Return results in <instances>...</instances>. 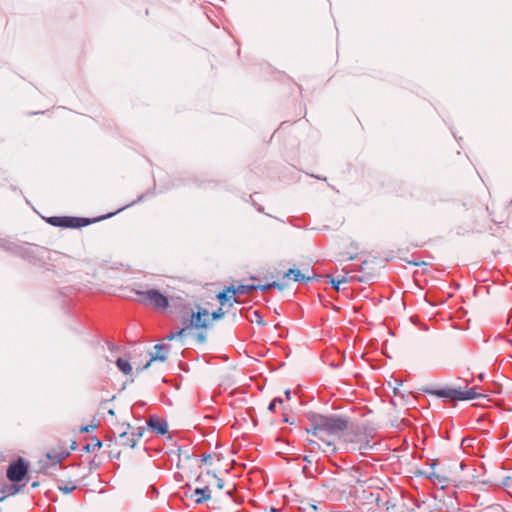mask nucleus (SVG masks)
Segmentation results:
<instances>
[{"label":"nucleus","instance_id":"obj_1","mask_svg":"<svg viewBox=\"0 0 512 512\" xmlns=\"http://www.w3.org/2000/svg\"><path fill=\"white\" fill-rule=\"evenodd\" d=\"M348 427V420L338 415H314L309 426L305 428L308 434H312L321 440L327 449L325 452L335 451L334 438L340 436Z\"/></svg>","mask_w":512,"mask_h":512},{"label":"nucleus","instance_id":"obj_2","mask_svg":"<svg viewBox=\"0 0 512 512\" xmlns=\"http://www.w3.org/2000/svg\"><path fill=\"white\" fill-rule=\"evenodd\" d=\"M477 387H472L466 391H463L461 387L458 388H442V389H428L426 393L437 396L439 398H448L452 401H466L477 399L481 396L477 391Z\"/></svg>","mask_w":512,"mask_h":512},{"label":"nucleus","instance_id":"obj_3","mask_svg":"<svg viewBox=\"0 0 512 512\" xmlns=\"http://www.w3.org/2000/svg\"><path fill=\"white\" fill-rule=\"evenodd\" d=\"M0 249H3L13 255L19 256L25 260L33 262L36 259V253L39 248L35 245L20 244L8 239L0 238Z\"/></svg>","mask_w":512,"mask_h":512},{"label":"nucleus","instance_id":"obj_4","mask_svg":"<svg viewBox=\"0 0 512 512\" xmlns=\"http://www.w3.org/2000/svg\"><path fill=\"white\" fill-rule=\"evenodd\" d=\"M136 294L143 304H151L157 309H166L169 306L168 298L156 289L137 291Z\"/></svg>","mask_w":512,"mask_h":512},{"label":"nucleus","instance_id":"obj_5","mask_svg":"<svg viewBox=\"0 0 512 512\" xmlns=\"http://www.w3.org/2000/svg\"><path fill=\"white\" fill-rule=\"evenodd\" d=\"M93 221L89 218L71 216H53L47 219V222L52 226L63 228H81L91 224Z\"/></svg>","mask_w":512,"mask_h":512},{"label":"nucleus","instance_id":"obj_6","mask_svg":"<svg viewBox=\"0 0 512 512\" xmlns=\"http://www.w3.org/2000/svg\"><path fill=\"white\" fill-rule=\"evenodd\" d=\"M28 472V465L24 459L19 458L12 462L7 468V478L12 482H20Z\"/></svg>","mask_w":512,"mask_h":512},{"label":"nucleus","instance_id":"obj_7","mask_svg":"<svg viewBox=\"0 0 512 512\" xmlns=\"http://www.w3.org/2000/svg\"><path fill=\"white\" fill-rule=\"evenodd\" d=\"M142 436L143 430L141 428L132 429L131 432L123 431L119 434V438L122 440L121 444L130 448H134Z\"/></svg>","mask_w":512,"mask_h":512},{"label":"nucleus","instance_id":"obj_8","mask_svg":"<svg viewBox=\"0 0 512 512\" xmlns=\"http://www.w3.org/2000/svg\"><path fill=\"white\" fill-rule=\"evenodd\" d=\"M168 349L169 346L167 345L156 344L154 346L155 352L151 354L150 360L146 363V365L143 368H141V370L147 369L150 366L151 362L153 361H165L167 359L166 352L168 351Z\"/></svg>","mask_w":512,"mask_h":512},{"label":"nucleus","instance_id":"obj_9","mask_svg":"<svg viewBox=\"0 0 512 512\" xmlns=\"http://www.w3.org/2000/svg\"><path fill=\"white\" fill-rule=\"evenodd\" d=\"M207 316H208V312L205 309L202 311L199 310L198 312L193 313L191 315L189 327L206 328L207 327V318H206Z\"/></svg>","mask_w":512,"mask_h":512},{"label":"nucleus","instance_id":"obj_10","mask_svg":"<svg viewBox=\"0 0 512 512\" xmlns=\"http://www.w3.org/2000/svg\"><path fill=\"white\" fill-rule=\"evenodd\" d=\"M147 424L151 430L156 431L160 435H165L168 432L167 422L156 416H151Z\"/></svg>","mask_w":512,"mask_h":512},{"label":"nucleus","instance_id":"obj_11","mask_svg":"<svg viewBox=\"0 0 512 512\" xmlns=\"http://www.w3.org/2000/svg\"><path fill=\"white\" fill-rule=\"evenodd\" d=\"M285 277L292 278L295 282H308L313 278L312 276L302 274L298 269L292 268L285 273Z\"/></svg>","mask_w":512,"mask_h":512},{"label":"nucleus","instance_id":"obj_12","mask_svg":"<svg viewBox=\"0 0 512 512\" xmlns=\"http://www.w3.org/2000/svg\"><path fill=\"white\" fill-rule=\"evenodd\" d=\"M253 290H257V287L256 285H238V286H229L228 287V291H231V293L233 295L235 294H241V295H245V294H250Z\"/></svg>","mask_w":512,"mask_h":512},{"label":"nucleus","instance_id":"obj_13","mask_svg":"<svg viewBox=\"0 0 512 512\" xmlns=\"http://www.w3.org/2000/svg\"><path fill=\"white\" fill-rule=\"evenodd\" d=\"M194 494L197 496V498H195L196 504H201L211 498L210 489L208 486L203 488H196L194 490Z\"/></svg>","mask_w":512,"mask_h":512},{"label":"nucleus","instance_id":"obj_14","mask_svg":"<svg viewBox=\"0 0 512 512\" xmlns=\"http://www.w3.org/2000/svg\"><path fill=\"white\" fill-rule=\"evenodd\" d=\"M116 365L120 371H122L125 375H128L132 372V366L130 362L124 358H118L116 361Z\"/></svg>","mask_w":512,"mask_h":512},{"label":"nucleus","instance_id":"obj_15","mask_svg":"<svg viewBox=\"0 0 512 512\" xmlns=\"http://www.w3.org/2000/svg\"><path fill=\"white\" fill-rule=\"evenodd\" d=\"M101 447H102V442L99 439H97L96 437H94L92 439L91 443H87L83 447V450L87 453H90V452H94L96 449H100Z\"/></svg>","mask_w":512,"mask_h":512},{"label":"nucleus","instance_id":"obj_16","mask_svg":"<svg viewBox=\"0 0 512 512\" xmlns=\"http://www.w3.org/2000/svg\"><path fill=\"white\" fill-rule=\"evenodd\" d=\"M349 476L351 478V481H354L355 483L364 482V480L361 479L362 473L359 467H352Z\"/></svg>","mask_w":512,"mask_h":512},{"label":"nucleus","instance_id":"obj_17","mask_svg":"<svg viewBox=\"0 0 512 512\" xmlns=\"http://www.w3.org/2000/svg\"><path fill=\"white\" fill-rule=\"evenodd\" d=\"M327 278H329V282L331 283L332 287L337 291L340 290V284L347 282V278L345 276H343L341 278L340 277L334 278L330 275H327Z\"/></svg>","mask_w":512,"mask_h":512},{"label":"nucleus","instance_id":"obj_18","mask_svg":"<svg viewBox=\"0 0 512 512\" xmlns=\"http://www.w3.org/2000/svg\"><path fill=\"white\" fill-rule=\"evenodd\" d=\"M250 321L252 323L256 322L258 325H262V326L266 324V322L264 321V319L259 311L252 312V317L250 318Z\"/></svg>","mask_w":512,"mask_h":512},{"label":"nucleus","instance_id":"obj_19","mask_svg":"<svg viewBox=\"0 0 512 512\" xmlns=\"http://www.w3.org/2000/svg\"><path fill=\"white\" fill-rule=\"evenodd\" d=\"M373 445L370 444L369 440H365L360 442L358 449L361 451V454H365L368 450H371Z\"/></svg>","mask_w":512,"mask_h":512},{"label":"nucleus","instance_id":"obj_20","mask_svg":"<svg viewBox=\"0 0 512 512\" xmlns=\"http://www.w3.org/2000/svg\"><path fill=\"white\" fill-rule=\"evenodd\" d=\"M185 331H186V328H182V329H180L177 332H171L169 335L166 336L165 339L171 341V340H174L176 338H181L184 335Z\"/></svg>","mask_w":512,"mask_h":512},{"label":"nucleus","instance_id":"obj_21","mask_svg":"<svg viewBox=\"0 0 512 512\" xmlns=\"http://www.w3.org/2000/svg\"><path fill=\"white\" fill-rule=\"evenodd\" d=\"M228 293H231V291H228V288H227L226 290L220 292L217 295V298H218L219 302L221 303V305H224L225 302H227L229 300Z\"/></svg>","mask_w":512,"mask_h":512},{"label":"nucleus","instance_id":"obj_22","mask_svg":"<svg viewBox=\"0 0 512 512\" xmlns=\"http://www.w3.org/2000/svg\"><path fill=\"white\" fill-rule=\"evenodd\" d=\"M206 475L209 476V477H212L216 481V486H217L218 489H223L224 488V481H223V479L217 477L216 474H211L210 472H207Z\"/></svg>","mask_w":512,"mask_h":512},{"label":"nucleus","instance_id":"obj_23","mask_svg":"<svg viewBox=\"0 0 512 512\" xmlns=\"http://www.w3.org/2000/svg\"><path fill=\"white\" fill-rule=\"evenodd\" d=\"M58 489L64 494H69L76 489V485H59Z\"/></svg>","mask_w":512,"mask_h":512},{"label":"nucleus","instance_id":"obj_24","mask_svg":"<svg viewBox=\"0 0 512 512\" xmlns=\"http://www.w3.org/2000/svg\"><path fill=\"white\" fill-rule=\"evenodd\" d=\"M283 402V399L280 398V397H276L274 398L270 403H269V406H268V409L269 411H272L274 412L275 409H276V405L277 404H281Z\"/></svg>","mask_w":512,"mask_h":512},{"label":"nucleus","instance_id":"obj_25","mask_svg":"<svg viewBox=\"0 0 512 512\" xmlns=\"http://www.w3.org/2000/svg\"><path fill=\"white\" fill-rule=\"evenodd\" d=\"M224 314L225 313L222 310V308H219L217 311H214L211 316L213 320H218L221 319L224 316Z\"/></svg>","mask_w":512,"mask_h":512},{"label":"nucleus","instance_id":"obj_26","mask_svg":"<svg viewBox=\"0 0 512 512\" xmlns=\"http://www.w3.org/2000/svg\"><path fill=\"white\" fill-rule=\"evenodd\" d=\"M47 457L53 461V463H57V462H60L61 459L63 458V456H61L60 454H51V453H48L47 454Z\"/></svg>","mask_w":512,"mask_h":512},{"label":"nucleus","instance_id":"obj_27","mask_svg":"<svg viewBox=\"0 0 512 512\" xmlns=\"http://www.w3.org/2000/svg\"><path fill=\"white\" fill-rule=\"evenodd\" d=\"M503 486L506 487V488H512V474L509 475V476H506L504 479H503V482H502Z\"/></svg>","mask_w":512,"mask_h":512},{"label":"nucleus","instance_id":"obj_28","mask_svg":"<svg viewBox=\"0 0 512 512\" xmlns=\"http://www.w3.org/2000/svg\"><path fill=\"white\" fill-rule=\"evenodd\" d=\"M20 490V486L16 485V484H11L9 486V490L7 491V495H14L15 493H17L18 491Z\"/></svg>","mask_w":512,"mask_h":512},{"label":"nucleus","instance_id":"obj_29","mask_svg":"<svg viewBox=\"0 0 512 512\" xmlns=\"http://www.w3.org/2000/svg\"><path fill=\"white\" fill-rule=\"evenodd\" d=\"M430 478H435L438 480L439 483H444L447 481V478L446 477H440L439 475H436V474H433L430 476Z\"/></svg>","mask_w":512,"mask_h":512},{"label":"nucleus","instance_id":"obj_30","mask_svg":"<svg viewBox=\"0 0 512 512\" xmlns=\"http://www.w3.org/2000/svg\"><path fill=\"white\" fill-rule=\"evenodd\" d=\"M257 289H260L262 291H266L271 288V283L265 284V285H256Z\"/></svg>","mask_w":512,"mask_h":512},{"label":"nucleus","instance_id":"obj_31","mask_svg":"<svg viewBox=\"0 0 512 512\" xmlns=\"http://www.w3.org/2000/svg\"><path fill=\"white\" fill-rule=\"evenodd\" d=\"M93 428H95V426H92V425L83 426L80 428V432H89L90 429H93Z\"/></svg>","mask_w":512,"mask_h":512},{"label":"nucleus","instance_id":"obj_32","mask_svg":"<svg viewBox=\"0 0 512 512\" xmlns=\"http://www.w3.org/2000/svg\"><path fill=\"white\" fill-rule=\"evenodd\" d=\"M271 288H277V289L281 290V289H283V286L280 283L273 281V282H271Z\"/></svg>","mask_w":512,"mask_h":512},{"label":"nucleus","instance_id":"obj_33","mask_svg":"<svg viewBox=\"0 0 512 512\" xmlns=\"http://www.w3.org/2000/svg\"><path fill=\"white\" fill-rule=\"evenodd\" d=\"M308 443H309V445L311 446L312 449H314L315 447L320 448L319 443H317L314 440H308Z\"/></svg>","mask_w":512,"mask_h":512},{"label":"nucleus","instance_id":"obj_34","mask_svg":"<svg viewBox=\"0 0 512 512\" xmlns=\"http://www.w3.org/2000/svg\"><path fill=\"white\" fill-rule=\"evenodd\" d=\"M212 459L211 455L210 454H203L202 455V461L204 462H208Z\"/></svg>","mask_w":512,"mask_h":512},{"label":"nucleus","instance_id":"obj_35","mask_svg":"<svg viewBox=\"0 0 512 512\" xmlns=\"http://www.w3.org/2000/svg\"><path fill=\"white\" fill-rule=\"evenodd\" d=\"M198 340H199L200 342L205 341V336H204L203 334H199V335H198Z\"/></svg>","mask_w":512,"mask_h":512},{"label":"nucleus","instance_id":"obj_36","mask_svg":"<svg viewBox=\"0 0 512 512\" xmlns=\"http://www.w3.org/2000/svg\"><path fill=\"white\" fill-rule=\"evenodd\" d=\"M290 395H291V391L290 390H286L285 391V396H286L287 399L290 398Z\"/></svg>","mask_w":512,"mask_h":512},{"label":"nucleus","instance_id":"obj_37","mask_svg":"<svg viewBox=\"0 0 512 512\" xmlns=\"http://www.w3.org/2000/svg\"><path fill=\"white\" fill-rule=\"evenodd\" d=\"M134 203H135V202H132L131 204H128V205H126V206H125V207H123V208H119L117 212L122 211L123 209H125L126 207H129V206L133 205Z\"/></svg>","mask_w":512,"mask_h":512},{"label":"nucleus","instance_id":"obj_38","mask_svg":"<svg viewBox=\"0 0 512 512\" xmlns=\"http://www.w3.org/2000/svg\"><path fill=\"white\" fill-rule=\"evenodd\" d=\"M116 213H117V212H115V213H109L107 216L101 217L100 219H105V218L111 217V216L115 215Z\"/></svg>","mask_w":512,"mask_h":512},{"label":"nucleus","instance_id":"obj_39","mask_svg":"<svg viewBox=\"0 0 512 512\" xmlns=\"http://www.w3.org/2000/svg\"><path fill=\"white\" fill-rule=\"evenodd\" d=\"M108 414L111 416L115 415V411L113 409L108 410Z\"/></svg>","mask_w":512,"mask_h":512},{"label":"nucleus","instance_id":"obj_40","mask_svg":"<svg viewBox=\"0 0 512 512\" xmlns=\"http://www.w3.org/2000/svg\"><path fill=\"white\" fill-rule=\"evenodd\" d=\"M283 421L287 422V423H290V421H289V419H288V417L286 415L283 417Z\"/></svg>","mask_w":512,"mask_h":512},{"label":"nucleus","instance_id":"obj_41","mask_svg":"<svg viewBox=\"0 0 512 512\" xmlns=\"http://www.w3.org/2000/svg\"><path fill=\"white\" fill-rule=\"evenodd\" d=\"M6 495H1L0 496V502L3 501L5 499Z\"/></svg>","mask_w":512,"mask_h":512},{"label":"nucleus","instance_id":"obj_42","mask_svg":"<svg viewBox=\"0 0 512 512\" xmlns=\"http://www.w3.org/2000/svg\"><path fill=\"white\" fill-rule=\"evenodd\" d=\"M347 259L348 260H353V259H355V256H349Z\"/></svg>","mask_w":512,"mask_h":512},{"label":"nucleus","instance_id":"obj_43","mask_svg":"<svg viewBox=\"0 0 512 512\" xmlns=\"http://www.w3.org/2000/svg\"><path fill=\"white\" fill-rule=\"evenodd\" d=\"M37 486H38V483H37V482H34V483L32 484V487H37Z\"/></svg>","mask_w":512,"mask_h":512},{"label":"nucleus","instance_id":"obj_44","mask_svg":"<svg viewBox=\"0 0 512 512\" xmlns=\"http://www.w3.org/2000/svg\"><path fill=\"white\" fill-rule=\"evenodd\" d=\"M464 466H465V465H464V463H463V462H461V463H460V467H461V469H463V468H464Z\"/></svg>","mask_w":512,"mask_h":512},{"label":"nucleus","instance_id":"obj_45","mask_svg":"<svg viewBox=\"0 0 512 512\" xmlns=\"http://www.w3.org/2000/svg\"><path fill=\"white\" fill-rule=\"evenodd\" d=\"M358 280H359L360 282H364V281H366L364 278H359Z\"/></svg>","mask_w":512,"mask_h":512}]
</instances>
